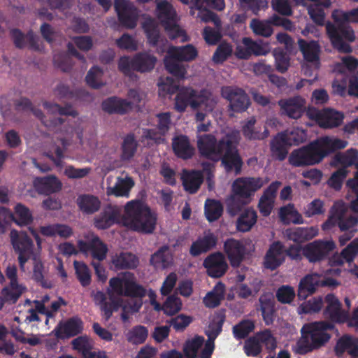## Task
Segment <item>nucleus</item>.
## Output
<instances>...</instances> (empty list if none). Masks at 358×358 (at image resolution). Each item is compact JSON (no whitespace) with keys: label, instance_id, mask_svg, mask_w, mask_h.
<instances>
[{"label":"nucleus","instance_id":"nucleus-1","mask_svg":"<svg viewBox=\"0 0 358 358\" xmlns=\"http://www.w3.org/2000/svg\"><path fill=\"white\" fill-rule=\"evenodd\" d=\"M239 133L237 131H225L224 134L198 135L197 146L200 153L213 160L222 157V162L227 171L235 170L238 173L241 160L237 154L234 144L238 141Z\"/></svg>","mask_w":358,"mask_h":358},{"label":"nucleus","instance_id":"nucleus-2","mask_svg":"<svg viewBox=\"0 0 358 358\" xmlns=\"http://www.w3.org/2000/svg\"><path fill=\"white\" fill-rule=\"evenodd\" d=\"M347 145V141L337 138L322 137L306 146L293 150L289 157V162L297 167L315 165L331 152L343 149Z\"/></svg>","mask_w":358,"mask_h":358},{"label":"nucleus","instance_id":"nucleus-3","mask_svg":"<svg viewBox=\"0 0 358 358\" xmlns=\"http://www.w3.org/2000/svg\"><path fill=\"white\" fill-rule=\"evenodd\" d=\"M217 103V97L210 90L185 88L178 93L175 99V108L179 112H183L189 104L194 112L196 122H201L213 111Z\"/></svg>","mask_w":358,"mask_h":358},{"label":"nucleus","instance_id":"nucleus-4","mask_svg":"<svg viewBox=\"0 0 358 358\" xmlns=\"http://www.w3.org/2000/svg\"><path fill=\"white\" fill-rule=\"evenodd\" d=\"M331 17L336 24L327 23L326 30L333 46L340 52H350L351 47L343 42V39L349 42H352L355 39L354 31L345 24L358 23V7L350 11L336 9L332 12Z\"/></svg>","mask_w":358,"mask_h":358},{"label":"nucleus","instance_id":"nucleus-5","mask_svg":"<svg viewBox=\"0 0 358 358\" xmlns=\"http://www.w3.org/2000/svg\"><path fill=\"white\" fill-rule=\"evenodd\" d=\"M335 326L327 321L313 322L305 324L301 329V337L297 341L294 352L304 355L324 347L330 341Z\"/></svg>","mask_w":358,"mask_h":358},{"label":"nucleus","instance_id":"nucleus-6","mask_svg":"<svg viewBox=\"0 0 358 358\" xmlns=\"http://www.w3.org/2000/svg\"><path fill=\"white\" fill-rule=\"evenodd\" d=\"M268 181L260 178H240L232 185V194L227 199L228 211L234 215L239 208L248 203L250 198Z\"/></svg>","mask_w":358,"mask_h":358},{"label":"nucleus","instance_id":"nucleus-7","mask_svg":"<svg viewBox=\"0 0 358 358\" xmlns=\"http://www.w3.org/2000/svg\"><path fill=\"white\" fill-rule=\"evenodd\" d=\"M198 55L196 49L192 45L181 47L170 46L167 55L164 58L166 70L178 78H184L186 74L185 66L180 62H189L194 59Z\"/></svg>","mask_w":358,"mask_h":358},{"label":"nucleus","instance_id":"nucleus-8","mask_svg":"<svg viewBox=\"0 0 358 358\" xmlns=\"http://www.w3.org/2000/svg\"><path fill=\"white\" fill-rule=\"evenodd\" d=\"M157 13L165 30L172 39L179 38L181 42L188 40L183 29L177 24L178 17L172 6L166 0H156Z\"/></svg>","mask_w":358,"mask_h":358},{"label":"nucleus","instance_id":"nucleus-9","mask_svg":"<svg viewBox=\"0 0 358 358\" xmlns=\"http://www.w3.org/2000/svg\"><path fill=\"white\" fill-rule=\"evenodd\" d=\"M157 62V58L147 52L139 53L133 59L122 57L118 63L119 69L126 76H131L134 71L141 73L152 71Z\"/></svg>","mask_w":358,"mask_h":358},{"label":"nucleus","instance_id":"nucleus-10","mask_svg":"<svg viewBox=\"0 0 358 358\" xmlns=\"http://www.w3.org/2000/svg\"><path fill=\"white\" fill-rule=\"evenodd\" d=\"M142 305L143 301L141 299H129L124 301L122 299L110 298V301H106L101 306V309L103 312L106 320L108 321L113 312L122 308L121 318L122 321L126 322L129 317V314L138 312Z\"/></svg>","mask_w":358,"mask_h":358},{"label":"nucleus","instance_id":"nucleus-11","mask_svg":"<svg viewBox=\"0 0 358 358\" xmlns=\"http://www.w3.org/2000/svg\"><path fill=\"white\" fill-rule=\"evenodd\" d=\"M10 243L14 251L18 255V262L22 270L25 263L31 258L38 255L34 251V243L27 233L12 229L10 232Z\"/></svg>","mask_w":358,"mask_h":358},{"label":"nucleus","instance_id":"nucleus-12","mask_svg":"<svg viewBox=\"0 0 358 358\" xmlns=\"http://www.w3.org/2000/svg\"><path fill=\"white\" fill-rule=\"evenodd\" d=\"M109 285L113 291L119 296H129L132 299H141L145 296V289L135 281L133 274L128 277L112 278L109 280Z\"/></svg>","mask_w":358,"mask_h":358},{"label":"nucleus","instance_id":"nucleus-13","mask_svg":"<svg viewBox=\"0 0 358 358\" xmlns=\"http://www.w3.org/2000/svg\"><path fill=\"white\" fill-rule=\"evenodd\" d=\"M298 45L305 61L302 71L305 76H310L320 68V47L316 41L308 42L301 38L298 40Z\"/></svg>","mask_w":358,"mask_h":358},{"label":"nucleus","instance_id":"nucleus-14","mask_svg":"<svg viewBox=\"0 0 358 358\" xmlns=\"http://www.w3.org/2000/svg\"><path fill=\"white\" fill-rule=\"evenodd\" d=\"M336 249L333 240H315L306 244L303 248V256L310 263L320 262L329 258Z\"/></svg>","mask_w":358,"mask_h":358},{"label":"nucleus","instance_id":"nucleus-15","mask_svg":"<svg viewBox=\"0 0 358 358\" xmlns=\"http://www.w3.org/2000/svg\"><path fill=\"white\" fill-rule=\"evenodd\" d=\"M306 115L310 120L315 121L317 124L324 129H331L341 125L344 115L342 113L327 108L319 110L315 108H309Z\"/></svg>","mask_w":358,"mask_h":358},{"label":"nucleus","instance_id":"nucleus-16","mask_svg":"<svg viewBox=\"0 0 358 358\" xmlns=\"http://www.w3.org/2000/svg\"><path fill=\"white\" fill-rule=\"evenodd\" d=\"M124 211L127 217L144 224H155L157 221L156 213L138 201H129L124 207Z\"/></svg>","mask_w":358,"mask_h":358},{"label":"nucleus","instance_id":"nucleus-17","mask_svg":"<svg viewBox=\"0 0 358 358\" xmlns=\"http://www.w3.org/2000/svg\"><path fill=\"white\" fill-rule=\"evenodd\" d=\"M324 302L326 307L323 315L332 322L343 323L348 319V313L342 309V304L338 299L333 294L325 296Z\"/></svg>","mask_w":358,"mask_h":358},{"label":"nucleus","instance_id":"nucleus-18","mask_svg":"<svg viewBox=\"0 0 358 358\" xmlns=\"http://www.w3.org/2000/svg\"><path fill=\"white\" fill-rule=\"evenodd\" d=\"M203 267L206 269L207 274L214 278L223 276L228 269L224 255L220 252L209 255L203 262Z\"/></svg>","mask_w":358,"mask_h":358},{"label":"nucleus","instance_id":"nucleus-19","mask_svg":"<svg viewBox=\"0 0 358 358\" xmlns=\"http://www.w3.org/2000/svg\"><path fill=\"white\" fill-rule=\"evenodd\" d=\"M222 95L229 101L231 109L236 112L245 110L250 104L246 94L238 88L224 87L222 89Z\"/></svg>","mask_w":358,"mask_h":358},{"label":"nucleus","instance_id":"nucleus-20","mask_svg":"<svg viewBox=\"0 0 358 358\" xmlns=\"http://www.w3.org/2000/svg\"><path fill=\"white\" fill-rule=\"evenodd\" d=\"M115 8L124 26L129 29L135 27L138 12L132 3L128 0H115Z\"/></svg>","mask_w":358,"mask_h":358},{"label":"nucleus","instance_id":"nucleus-21","mask_svg":"<svg viewBox=\"0 0 358 358\" xmlns=\"http://www.w3.org/2000/svg\"><path fill=\"white\" fill-rule=\"evenodd\" d=\"M83 329V322L81 319L73 317L64 322H60L52 332L57 338L64 339L78 335Z\"/></svg>","mask_w":358,"mask_h":358},{"label":"nucleus","instance_id":"nucleus-22","mask_svg":"<svg viewBox=\"0 0 358 358\" xmlns=\"http://www.w3.org/2000/svg\"><path fill=\"white\" fill-rule=\"evenodd\" d=\"M78 248L79 251L84 254L90 252L93 259L98 262L104 260L108 252L107 245L97 236L92 238L90 241L79 240Z\"/></svg>","mask_w":358,"mask_h":358},{"label":"nucleus","instance_id":"nucleus-23","mask_svg":"<svg viewBox=\"0 0 358 358\" xmlns=\"http://www.w3.org/2000/svg\"><path fill=\"white\" fill-rule=\"evenodd\" d=\"M284 245L280 241L273 242L264 257V267L273 271L285 262Z\"/></svg>","mask_w":358,"mask_h":358},{"label":"nucleus","instance_id":"nucleus-24","mask_svg":"<svg viewBox=\"0 0 358 358\" xmlns=\"http://www.w3.org/2000/svg\"><path fill=\"white\" fill-rule=\"evenodd\" d=\"M109 180L110 178H108L107 194L117 197H129V192L135 184L134 180L129 176L116 178L114 184L109 182Z\"/></svg>","mask_w":358,"mask_h":358},{"label":"nucleus","instance_id":"nucleus-25","mask_svg":"<svg viewBox=\"0 0 358 358\" xmlns=\"http://www.w3.org/2000/svg\"><path fill=\"white\" fill-rule=\"evenodd\" d=\"M328 224H356L358 220L354 217H350L348 207L341 201L334 203L329 211Z\"/></svg>","mask_w":358,"mask_h":358},{"label":"nucleus","instance_id":"nucleus-26","mask_svg":"<svg viewBox=\"0 0 358 358\" xmlns=\"http://www.w3.org/2000/svg\"><path fill=\"white\" fill-rule=\"evenodd\" d=\"M280 113L290 118L298 119L302 115L305 108V100L296 96L282 99L278 102Z\"/></svg>","mask_w":358,"mask_h":358},{"label":"nucleus","instance_id":"nucleus-27","mask_svg":"<svg viewBox=\"0 0 358 358\" xmlns=\"http://www.w3.org/2000/svg\"><path fill=\"white\" fill-rule=\"evenodd\" d=\"M224 250L231 265L233 267L239 266L245 253V248L243 244L236 239L229 238L224 242Z\"/></svg>","mask_w":358,"mask_h":358},{"label":"nucleus","instance_id":"nucleus-28","mask_svg":"<svg viewBox=\"0 0 358 358\" xmlns=\"http://www.w3.org/2000/svg\"><path fill=\"white\" fill-rule=\"evenodd\" d=\"M217 241V236L213 233L205 234L202 237H199L192 243L189 253L192 257H198L215 248Z\"/></svg>","mask_w":358,"mask_h":358},{"label":"nucleus","instance_id":"nucleus-29","mask_svg":"<svg viewBox=\"0 0 358 358\" xmlns=\"http://www.w3.org/2000/svg\"><path fill=\"white\" fill-rule=\"evenodd\" d=\"M319 229L317 225L306 227L290 228L285 230V236L288 240L295 243H301L309 241L318 234Z\"/></svg>","mask_w":358,"mask_h":358},{"label":"nucleus","instance_id":"nucleus-30","mask_svg":"<svg viewBox=\"0 0 358 358\" xmlns=\"http://www.w3.org/2000/svg\"><path fill=\"white\" fill-rule=\"evenodd\" d=\"M320 275L317 273L306 275L299 285L297 296L299 299L304 300L313 294L320 287Z\"/></svg>","mask_w":358,"mask_h":358},{"label":"nucleus","instance_id":"nucleus-31","mask_svg":"<svg viewBox=\"0 0 358 358\" xmlns=\"http://www.w3.org/2000/svg\"><path fill=\"white\" fill-rule=\"evenodd\" d=\"M36 190L43 194H50L59 192L62 187L61 181L54 176L37 178L34 180Z\"/></svg>","mask_w":358,"mask_h":358},{"label":"nucleus","instance_id":"nucleus-32","mask_svg":"<svg viewBox=\"0 0 358 358\" xmlns=\"http://www.w3.org/2000/svg\"><path fill=\"white\" fill-rule=\"evenodd\" d=\"M111 264L115 270L135 269L139 264V259L136 255L122 252L112 257Z\"/></svg>","mask_w":358,"mask_h":358},{"label":"nucleus","instance_id":"nucleus-33","mask_svg":"<svg viewBox=\"0 0 358 358\" xmlns=\"http://www.w3.org/2000/svg\"><path fill=\"white\" fill-rule=\"evenodd\" d=\"M260 310L263 320L266 325H271L274 322L275 300L273 294L266 292L262 294L259 299Z\"/></svg>","mask_w":358,"mask_h":358},{"label":"nucleus","instance_id":"nucleus-34","mask_svg":"<svg viewBox=\"0 0 358 358\" xmlns=\"http://www.w3.org/2000/svg\"><path fill=\"white\" fill-rule=\"evenodd\" d=\"M280 186V182H274L265 190L259 201V208L262 214L268 215L273 206L275 192Z\"/></svg>","mask_w":358,"mask_h":358},{"label":"nucleus","instance_id":"nucleus-35","mask_svg":"<svg viewBox=\"0 0 358 358\" xmlns=\"http://www.w3.org/2000/svg\"><path fill=\"white\" fill-rule=\"evenodd\" d=\"M44 107L50 118L52 117H55V120H50V122L43 120V122L47 126L56 125L58 123H61V119L58 117L59 115L75 116L76 115V112L70 106L60 108L57 104L46 102L44 103Z\"/></svg>","mask_w":358,"mask_h":358},{"label":"nucleus","instance_id":"nucleus-36","mask_svg":"<svg viewBox=\"0 0 358 358\" xmlns=\"http://www.w3.org/2000/svg\"><path fill=\"white\" fill-rule=\"evenodd\" d=\"M331 166H355L358 171V151L355 149H349L345 152L336 154L331 162Z\"/></svg>","mask_w":358,"mask_h":358},{"label":"nucleus","instance_id":"nucleus-37","mask_svg":"<svg viewBox=\"0 0 358 358\" xmlns=\"http://www.w3.org/2000/svg\"><path fill=\"white\" fill-rule=\"evenodd\" d=\"M206 8L207 6L203 4L201 0L194 1V6L191 7L190 13L194 15H195V11L198 10L196 17L200 19L201 22H208L212 21L216 27H219L220 26V20L213 13Z\"/></svg>","mask_w":358,"mask_h":358},{"label":"nucleus","instance_id":"nucleus-38","mask_svg":"<svg viewBox=\"0 0 358 358\" xmlns=\"http://www.w3.org/2000/svg\"><path fill=\"white\" fill-rule=\"evenodd\" d=\"M77 204L83 213L92 214L99 210L101 206V201L95 196L85 194L80 196L77 199Z\"/></svg>","mask_w":358,"mask_h":358},{"label":"nucleus","instance_id":"nucleus-39","mask_svg":"<svg viewBox=\"0 0 358 358\" xmlns=\"http://www.w3.org/2000/svg\"><path fill=\"white\" fill-rule=\"evenodd\" d=\"M26 289V287L20 284H15L11 285V283L2 289L1 294V301L2 303H15L22 293Z\"/></svg>","mask_w":358,"mask_h":358},{"label":"nucleus","instance_id":"nucleus-40","mask_svg":"<svg viewBox=\"0 0 358 358\" xmlns=\"http://www.w3.org/2000/svg\"><path fill=\"white\" fill-rule=\"evenodd\" d=\"M172 145L174 152L179 157L187 159L194 153V148L190 145L187 138L185 136L176 137L173 140Z\"/></svg>","mask_w":358,"mask_h":358},{"label":"nucleus","instance_id":"nucleus-41","mask_svg":"<svg viewBox=\"0 0 358 358\" xmlns=\"http://www.w3.org/2000/svg\"><path fill=\"white\" fill-rule=\"evenodd\" d=\"M102 108L108 113H125L131 110V103L127 100L111 97L103 102Z\"/></svg>","mask_w":358,"mask_h":358},{"label":"nucleus","instance_id":"nucleus-42","mask_svg":"<svg viewBox=\"0 0 358 358\" xmlns=\"http://www.w3.org/2000/svg\"><path fill=\"white\" fill-rule=\"evenodd\" d=\"M280 220L285 223L301 224L303 219L293 204H287L280 208L278 213Z\"/></svg>","mask_w":358,"mask_h":358},{"label":"nucleus","instance_id":"nucleus-43","mask_svg":"<svg viewBox=\"0 0 358 358\" xmlns=\"http://www.w3.org/2000/svg\"><path fill=\"white\" fill-rule=\"evenodd\" d=\"M287 141L286 135L282 133L275 137L271 143V152L274 157L279 160L285 158L287 154V147L289 145Z\"/></svg>","mask_w":358,"mask_h":358},{"label":"nucleus","instance_id":"nucleus-44","mask_svg":"<svg viewBox=\"0 0 358 358\" xmlns=\"http://www.w3.org/2000/svg\"><path fill=\"white\" fill-rule=\"evenodd\" d=\"M224 285L220 282L215 286L213 289L208 292L203 299V303L208 308L217 307L222 300L224 299Z\"/></svg>","mask_w":358,"mask_h":358},{"label":"nucleus","instance_id":"nucleus-45","mask_svg":"<svg viewBox=\"0 0 358 358\" xmlns=\"http://www.w3.org/2000/svg\"><path fill=\"white\" fill-rule=\"evenodd\" d=\"M255 329V324L254 321L249 319L243 320L233 327V336L237 341L245 339Z\"/></svg>","mask_w":358,"mask_h":358},{"label":"nucleus","instance_id":"nucleus-46","mask_svg":"<svg viewBox=\"0 0 358 358\" xmlns=\"http://www.w3.org/2000/svg\"><path fill=\"white\" fill-rule=\"evenodd\" d=\"M148 336V328L141 324L133 327L126 334L127 341L136 345L144 343Z\"/></svg>","mask_w":358,"mask_h":358},{"label":"nucleus","instance_id":"nucleus-47","mask_svg":"<svg viewBox=\"0 0 358 358\" xmlns=\"http://www.w3.org/2000/svg\"><path fill=\"white\" fill-rule=\"evenodd\" d=\"M204 338L201 336H195L192 339H188L183 345V355L185 358H197L199 349L204 343Z\"/></svg>","mask_w":358,"mask_h":358},{"label":"nucleus","instance_id":"nucleus-48","mask_svg":"<svg viewBox=\"0 0 358 358\" xmlns=\"http://www.w3.org/2000/svg\"><path fill=\"white\" fill-rule=\"evenodd\" d=\"M202 178L199 171L184 172L182 179L185 189L190 193L195 192L202 182Z\"/></svg>","mask_w":358,"mask_h":358},{"label":"nucleus","instance_id":"nucleus-49","mask_svg":"<svg viewBox=\"0 0 358 358\" xmlns=\"http://www.w3.org/2000/svg\"><path fill=\"white\" fill-rule=\"evenodd\" d=\"M243 43L250 55H265L271 50L269 43L262 41H254L250 38H243Z\"/></svg>","mask_w":358,"mask_h":358},{"label":"nucleus","instance_id":"nucleus-50","mask_svg":"<svg viewBox=\"0 0 358 358\" xmlns=\"http://www.w3.org/2000/svg\"><path fill=\"white\" fill-rule=\"evenodd\" d=\"M31 259L34 260L33 279L39 283L43 287L51 288L52 284L50 281L45 280L43 275L44 266L40 260L39 255H36Z\"/></svg>","mask_w":358,"mask_h":358},{"label":"nucleus","instance_id":"nucleus-51","mask_svg":"<svg viewBox=\"0 0 358 358\" xmlns=\"http://www.w3.org/2000/svg\"><path fill=\"white\" fill-rule=\"evenodd\" d=\"M171 257L166 248H161L155 252L150 258V263L156 268H165L169 266Z\"/></svg>","mask_w":358,"mask_h":358},{"label":"nucleus","instance_id":"nucleus-52","mask_svg":"<svg viewBox=\"0 0 358 358\" xmlns=\"http://www.w3.org/2000/svg\"><path fill=\"white\" fill-rule=\"evenodd\" d=\"M271 24L269 19L266 21L254 19L250 22V27L255 34L269 37L273 32Z\"/></svg>","mask_w":358,"mask_h":358},{"label":"nucleus","instance_id":"nucleus-53","mask_svg":"<svg viewBox=\"0 0 358 358\" xmlns=\"http://www.w3.org/2000/svg\"><path fill=\"white\" fill-rule=\"evenodd\" d=\"M87 84L92 88H99L106 84L103 79V71L99 67L92 68L85 78Z\"/></svg>","mask_w":358,"mask_h":358},{"label":"nucleus","instance_id":"nucleus-54","mask_svg":"<svg viewBox=\"0 0 358 358\" xmlns=\"http://www.w3.org/2000/svg\"><path fill=\"white\" fill-rule=\"evenodd\" d=\"M222 206L219 201L207 200L205 204V214L209 222H214L220 217L222 213Z\"/></svg>","mask_w":358,"mask_h":358},{"label":"nucleus","instance_id":"nucleus-55","mask_svg":"<svg viewBox=\"0 0 358 358\" xmlns=\"http://www.w3.org/2000/svg\"><path fill=\"white\" fill-rule=\"evenodd\" d=\"M74 268L77 278L83 287L88 286L91 282V275L87 266L80 262L74 261Z\"/></svg>","mask_w":358,"mask_h":358},{"label":"nucleus","instance_id":"nucleus-56","mask_svg":"<svg viewBox=\"0 0 358 358\" xmlns=\"http://www.w3.org/2000/svg\"><path fill=\"white\" fill-rule=\"evenodd\" d=\"M181 307L180 299L175 294L170 295L164 303V313L169 316L174 315L180 310Z\"/></svg>","mask_w":358,"mask_h":358},{"label":"nucleus","instance_id":"nucleus-57","mask_svg":"<svg viewBox=\"0 0 358 358\" xmlns=\"http://www.w3.org/2000/svg\"><path fill=\"white\" fill-rule=\"evenodd\" d=\"M259 340V343L265 345L266 350L273 351L277 347V341L268 329L256 333L255 335Z\"/></svg>","mask_w":358,"mask_h":358},{"label":"nucleus","instance_id":"nucleus-58","mask_svg":"<svg viewBox=\"0 0 358 358\" xmlns=\"http://www.w3.org/2000/svg\"><path fill=\"white\" fill-rule=\"evenodd\" d=\"M255 120L253 118L249 120L243 127V132L244 136L249 139H262L268 136L267 131L260 133L255 127Z\"/></svg>","mask_w":358,"mask_h":358},{"label":"nucleus","instance_id":"nucleus-59","mask_svg":"<svg viewBox=\"0 0 358 358\" xmlns=\"http://www.w3.org/2000/svg\"><path fill=\"white\" fill-rule=\"evenodd\" d=\"M275 296L281 303H290L295 297V292L292 287L282 285L278 289Z\"/></svg>","mask_w":358,"mask_h":358},{"label":"nucleus","instance_id":"nucleus-60","mask_svg":"<svg viewBox=\"0 0 358 358\" xmlns=\"http://www.w3.org/2000/svg\"><path fill=\"white\" fill-rule=\"evenodd\" d=\"M262 350L261 344L256 336L249 338L245 343L244 351L248 356L257 357Z\"/></svg>","mask_w":358,"mask_h":358},{"label":"nucleus","instance_id":"nucleus-61","mask_svg":"<svg viewBox=\"0 0 358 358\" xmlns=\"http://www.w3.org/2000/svg\"><path fill=\"white\" fill-rule=\"evenodd\" d=\"M308 6V13L313 21L319 24L322 25L324 22L325 13L320 8L321 4L318 2Z\"/></svg>","mask_w":358,"mask_h":358},{"label":"nucleus","instance_id":"nucleus-62","mask_svg":"<svg viewBox=\"0 0 358 358\" xmlns=\"http://www.w3.org/2000/svg\"><path fill=\"white\" fill-rule=\"evenodd\" d=\"M143 27L149 42L155 44L159 38V31L155 21L152 19H148L143 22Z\"/></svg>","mask_w":358,"mask_h":358},{"label":"nucleus","instance_id":"nucleus-63","mask_svg":"<svg viewBox=\"0 0 358 358\" xmlns=\"http://www.w3.org/2000/svg\"><path fill=\"white\" fill-rule=\"evenodd\" d=\"M283 134L286 135L287 143L292 145L303 142L306 139V134L304 130L296 128L292 131H287Z\"/></svg>","mask_w":358,"mask_h":358},{"label":"nucleus","instance_id":"nucleus-64","mask_svg":"<svg viewBox=\"0 0 358 358\" xmlns=\"http://www.w3.org/2000/svg\"><path fill=\"white\" fill-rule=\"evenodd\" d=\"M358 254V238L353 240L346 248H345L339 258L343 259L346 262L350 263L354 260Z\"/></svg>","mask_w":358,"mask_h":358}]
</instances>
